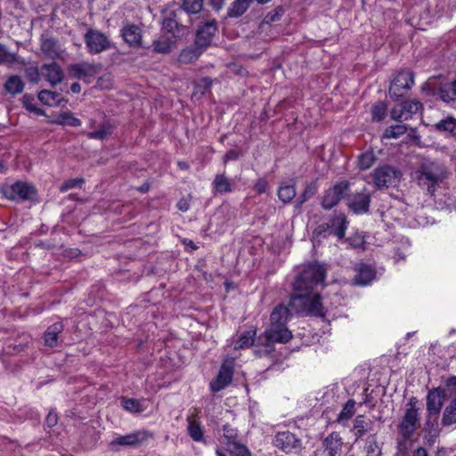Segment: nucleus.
Listing matches in <instances>:
<instances>
[{
  "label": "nucleus",
  "instance_id": "29",
  "mask_svg": "<svg viewBox=\"0 0 456 456\" xmlns=\"http://www.w3.org/2000/svg\"><path fill=\"white\" fill-rule=\"evenodd\" d=\"M439 97L444 102L456 100V79L450 83L443 84L439 88Z\"/></svg>",
  "mask_w": 456,
  "mask_h": 456
},
{
  "label": "nucleus",
  "instance_id": "1",
  "mask_svg": "<svg viewBox=\"0 0 456 456\" xmlns=\"http://www.w3.org/2000/svg\"><path fill=\"white\" fill-rule=\"evenodd\" d=\"M327 270L319 263H309L297 276L293 289L297 295L291 297L289 306L297 314L323 316L324 307L320 294L314 289L324 283Z\"/></svg>",
  "mask_w": 456,
  "mask_h": 456
},
{
  "label": "nucleus",
  "instance_id": "8",
  "mask_svg": "<svg viewBox=\"0 0 456 456\" xmlns=\"http://www.w3.org/2000/svg\"><path fill=\"white\" fill-rule=\"evenodd\" d=\"M422 110V103L418 101H406L395 105L390 111L391 118L395 121L409 120Z\"/></svg>",
  "mask_w": 456,
  "mask_h": 456
},
{
  "label": "nucleus",
  "instance_id": "26",
  "mask_svg": "<svg viewBox=\"0 0 456 456\" xmlns=\"http://www.w3.org/2000/svg\"><path fill=\"white\" fill-rule=\"evenodd\" d=\"M52 123L73 127L80 126L82 124L81 120L74 117L70 111L61 112L52 120Z\"/></svg>",
  "mask_w": 456,
  "mask_h": 456
},
{
  "label": "nucleus",
  "instance_id": "62",
  "mask_svg": "<svg viewBox=\"0 0 456 456\" xmlns=\"http://www.w3.org/2000/svg\"><path fill=\"white\" fill-rule=\"evenodd\" d=\"M209 3L215 10L219 11L224 6V0H209Z\"/></svg>",
  "mask_w": 456,
  "mask_h": 456
},
{
  "label": "nucleus",
  "instance_id": "28",
  "mask_svg": "<svg viewBox=\"0 0 456 456\" xmlns=\"http://www.w3.org/2000/svg\"><path fill=\"white\" fill-rule=\"evenodd\" d=\"M174 36L171 34H165L160 36L158 39L153 42V50L156 53H166L171 49L174 43Z\"/></svg>",
  "mask_w": 456,
  "mask_h": 456
},
{
  "label": "nucleus",
  "instance_id": "38",
  "mask_svg": "<svg viewBox=\"0 0 456 456\" xmlns=\"http://www.w3.org/2000/svg\"><path fill=\"white\" fill-rule=\"evenodd\" d=\"M407 129L408 127L405 125L391 126L384 131L382 137L384 139H397L404 134Z\"/></svg>",
  "mask_w": 456,
  "mask_h": 456
},
{
  "label": "nucleus",
  "instance_id": "18",
  "mask_svg": "<svg viewBox=\"0 0 456 456\" xmlns=\"http://www.w3.org/2000/svg\"><path fill=\"white\" fill-rule=\"evenodd\" d=\"M325 452L328 456H341V449L343 445L342 438L338 433L330 434L324 440Z\"/></svg>",
  "mask_w": 456,
  "mask_h": 456
},
{
  "label": "nucleus",
  "instance_id": "31",
  "mask_svg": "<svg viewBox=\"0 0 456 456\" xmlns=\"http://www.w3.org/2000/svg\"><path fill=\"white\" fill-rule=\"evenodd\" d=\"M435 127L439 132H444L452 136H456V118L448 117L435 124Z\"/></svg>",
  "mask_w": 456,
  "mask_h": 456
},
{
  "label": "nucleus",
  "instance_id": "58",
  "mask_svg": "<svg viewBox=\"0 0 456 456\" xmlns=\"http://www.w3.org/2000/svg\"><path fill=\"white\" fill-rule=\"evenodd\" d=\"M445 385L452 393H456V376L450 377Z\"/></svg>",
  "mask_w": 456,
  "mask_h": 456
},
{
  "label": "nucleus",
  "instance_id": "35",
  "mask_svg": "<svg viewBox=\"0 0 456 456\" xmlns=\"http://www.w3.org/2000/svg\"><path fill=\"white\" fill-rule=\"evenodd\" d=\"M4 87L9 94H17L22 92L24 84L20 77L12 76L6 81Z\"/></svg>",
  "mask_w": 456,
  "mask_h": 456
},
{
  "label": "nucleus",
  "instance_id": "44",
  "mask_svg": "<svg viewBox=\"0 0 456 456\" xmlns=\"http://www.w3.org/2000/svg\"><path fill=\"white\" fill-rule=\"evenodd\" d=\"M200 55V52H199L198 49L187 48L180 53L179 61L185 64L191 63L198 60Z\"/></svg>",
  "mask_w": 456,
  "mask_h": 456
},
{
  "label": "nucleus",
  "instance_id": "34",
  "mask_svg": "<svg viewBox=\"0 0 456 456\" xmlns=\"http://www.w3.org/2000/svg\"><path fill=\"white\" fill-rule=\"evenodd\" d=\"M331 227L334 234L341 239L345 236L346 229V219L344 215L337 216L331 221Z\"/></svg>",
  "mask_w": 456,
  "mask_h": 456
},
{
  "label": "nucleus",
  "instance_id": "49",
  "mask_svg": "<svg viewBox=\"0 0 456 456\" xmlns=\"http://www.w3.org/2000/svg\"><path fill=\"white\" fill-rule=\"evenodd\" d=\"M211 86H212V79L209 77H203L195 86V92L204 94L205 92L211 87Z\"/></svg>",
  "mask_w": 456,
  "mask_h": 456
},
{
  "label": "nucleus",
  "instance_id": "6",
  "mask_svg": "<svg viewBox=\"0 0 456 456\" xmlns=\"http://www.w3.org/2000/svg\"><path fill=\"white\" fill-rule=\"evenodd\" d=\"M152 437L147 430H137L124 436H117L110 444L112 449L118 450L119 446H140Z\"/></svg>",
  "mask_w": 456,
  "mask_h": 456
},
{
  "label": "nucleus",
  "instance_id": "33",
  "mask_svg": "<svg viewBox=\"0 0 456 456\" xmlns=\"http://www.w3.org/2000/svg\"><path fill=\"white\" fill-rule=\"evenodd\" d=\"M256 330H249L243 332L236 344L234 345L235 349H244L249 347L254 343V338L256 337Z\"/></svg>",
  "mask_w": 456,
  "mask_h": 456
},
{
  "label": "nucleus",
  "instance_id": "51",
  "mask_svg": "<svg viewBox=\"0 0 456 456\" xmlns=\"http://www.w3.org/2000/svg\"><path fill=\"white\" fill-rule=\"evenodd\" d=\"M84 183L82 178L70 179L61 186V191H65L75 187H80Z\"/></svg>",
  "mask_w": 456,
  "mask_h": 456
},
{
  "label": "nucleus",
  "instance_id": "30",
  "mask_svg": "<svg viewBox=\"0 0 456 456\" xmlns=\"http://www.w3.org/2000/svg\"><path fill=\"white\" fill-rule=\"evenodd\" d=\"M41 50L49 58H56L61 54V48L53 38H45L41 43Z\"/></svg>",
  "mask_w": 456,
  "mask_h": 456
},
{
  "label": "nucleus",
  "instance_id": "41",
  "mask_svg": "<svg viewBox=\"0 0 456 456\" xmlns=\"http://www.w3.org/2000/svg\"><path fill=\"white\" fill-rule=\"evenodd\" d=\"M296 196V188L294 185L284 184L278 190L279 199L285 203L290 202Z\"/></svg>",
  "mask_w": 456,
  "mask_h": 456
},
{
  "label": "nucleus",
  "instance_id": "42",
  "mask_svg": "<svg viewBox=\"0 0 456 456\" xmlns=\"http://www.w3.org/2000/svg\"><path fill=\"white\" fill-rule=\"evenodd\" d=\"M227 451H229L234 456H251L248 449L238 443L237 441H232L231 443H225Z\"/></svg>",
  "mask_w": 456,
  "mask_h": 456
},
{
  "label": "nucleus",
  "instance_id": "43",
  "mask_svg": "<svg viewBox=\"0 0 456 456\" xmlns=\"http://www.w3.org/2000/svg\"><path fill=\"white\" fill-rule=\"evenodd\" d=\"M387 113V106L384 102H378L371 108V118L373 121H382Z\"/></svg>",
  "mask_w": 456,
  "mask_h": 456
},
{
  "label": "nucleus",
  "instance_id": "13",
  "mask_svg": "<svg viewBox=\"0 0 456 456\" xmlns=\"http://www.w3.org/2000/svg\"><path fill=\"white\" fill-rule=\"evenodd\" d=\"M370 195L364 189L362 192L354 193L348 198L349 208L356 214L366 213L369 210Z\"/></svg>",
  "mask_w": 456,
  "mask_h": 456
},
{
  "label": "nucleus",
  "instance_id": "47",
  "mask_svg": "<svg viewBox=\"0 0 456 456\" xmlns=\"http://www.w3.org/2000/svg\"><path fill=\"white\" fill-rule=\"evenodd\" d=\"M203 0H183V8L188 13H198L202 9Z\"/></svg>",
  "mask_w": 456,
  "mask_h": 456
},
{
  "label": "nucleus",
  "instance_id": "25",
  "mask_svg": "<svg viewBox=\"0 0 456 456\" xmlns=\"http://www.w3.org/2000/svg\"><path fill=\"white\" fill-rule=\"evenodd\" d=\"M212 185L216 193L224 194L232 191V185L224 174L216 175Z\"/></svg>",
  "mask_w": 456,
  "mask_h": 456
},
{
  "label": "nucleus",
  "instance_id": "59",
  "mask_svg": "<svg viewBox=\"0 0 456 456\" xmlns=\"http://www.w3.org/2000/svg\"><path fill=\"white\" fill-rule=\"evenodd\" d=\"M177 208L179 210L183 211V212H185L189 209L190 208V202L187 199H181L178 202H177Z\"/></svg>",
  "mask_w": 456,
  "mask_h": 456
},
{
  "label": "nucleus",
  "instance_id": "57",
  "mask_svg": "<svg viewBox=\"0 0 456 456\" xmlns=\"http://www.w3.org/2000/svg\"><path fill=\"white\" fill-rule=\"evenodd\" d=\"M240 152L237 150H230L224 156V161L227 163L230 160H235L239 158Z\"/></svg>",
  "mask_w": 456,
  "mask_h": 456
},
{
  "label": "nucleus",
  "instance_id": "48",
  "mask_svg": "<svg viewBox=\"0 0 456 456\" xmlns=\"http://www.w3.org/2000/svg\"><path fill=\"white\" fill-rule=\"evenodd\" d=\"M89 67L83 64H76L71 67V71L74 77L82 79L88 74Z\"/></svg>",
  "mask_w": 456,
  "mask_h": 456
},
{
  "label": "nucleus",
  "instance_id": "22",
  "mask_svg": "<svg viewBox=\"0 0 456 456\" xmlns=\"http://www.w3.org/2000/svg\"><path fill=\"white\" fill-rule=\"evenodd\" d=\"M357 274L354 278V282L358 285H367L369 284L375 277L374 269L367 265H360L357 267Z\"/></svg>",
  "mask_w": 456,
  "mask_h": 456
},
{
  "label": "nucleus",
  "instance_id": "54",
  "mask_svg": "<svg viewBox=\"0 0 456 456\" xmlns=\"http://www.w3.org/2000/svg\"><path fill=\"white\" fill-rule=\"evenodd\" d=\"M349 244L351 247L354 248H360L362 247L364 240L363 238L360 235H356L354 237H351L348 239Z\"/></svg>",
  "mask_w": 456,
  "mask_h": 456
},
{
  "label": "nucleus",
  "instance_id": "45",
  "mask_svg": "<svg viewBox=\"0 0 456 456\" xmlns=\"http://www.w3.org/2000/svg\"><path fill=\"white\" fill-rule=\"evenodd\" d=\"M111 129L112 127L110 125L103 124L98 130L87 133L86 136L89 139L104 140L111 134Z\"/></svg>",
  "mask_w": 456,
  "mask_h": 456
},
{
  "label": "nucleus",
  "instance_id": "37",
  "mask_svg": "<svg viewBox=\"0 0 456 456\" xmlns=\"http://www.w3.org/2000/svg\"><path fill=\"white\" fill-rule=\"evenodd\" d=\"M0 62L4 64L23 63L15 53L10 52L7 47L0 44Z\"/></svg>",
  "mask_w": 456,
  "mask_h": 456
},
{
  "label": "nucleus",
  "instance_id": "19",
  "mask_svg": "<svg viewBox=\"0 0 456 456\" xmlns=\"http://www.w3.org/2000/svg\"><path fill=\"white\" fill-rule=\"evenodd\" d=\"M12 197L19 198L20 200L31 199L36 191L32 185L23 183L17 182L10 187Z\"/></svg>",
  "mask_w": 456,
  "mask_h": 456
},
{
  "label": "nucleus",
  "instance_id": "61",
  "mask_svg": "<svg viewBox=\"0 0 456 456\" xmlns=\"http://www.w3.org/2000/svg\"><path fill=\"white\" fill-rule=\"evenodd\" d=\"M27 72H28V76L29 77V78L33 81H37V77L39 75L38 73V70L37 68H29L27 69Z\"/></svg>",
  "mask_w": 456,
  "mask_h": 456
},
{
  "label": "nucleus",
  "instance_id": "12",
  "mask_svg": "<svg viewBox=\"0 0 456 456\" xmlns=\"http://www.w3.org/2000/svg\"><path fill=\"white\" fill-rule=\"evenodd\" d=\"M347 187L348 183L346 182H340L327 190L322 199V208L325 209H330L336 206L343 198Z\"/></svg>",
  "mask_w": 456,
  "mask_h": 456
},
{
  "label": "nucleus",
  "instance_id": "32",
  "mask_svg": "<svg viewBox=\"0 0 456 456\" xmlns=\"http://www.w3.org/2000/svg\"><path fill=\"white\" fill-rule=\"evenodd\" d=\"M356 403L353 399H349L344 405L342 411L338 414V422L345 424L347 422L355 413L356 408H355Z\"/></svg>",
  "mask_w": 456,
  "mask_h": 456
},
{
  "label": "nucleus",
  "instance_id": "27",
  "mask_svg": "<svg viewBox=\"0 0 456 456\" xmlns=\"http://www.w3.org/2000/svg\"><path fill=\"white\" fill-rule=\"evenodd\" d=\"M441 423L444 427L456 425V398H453L445 406Z\"/></svg>",
  "mask_w": 456,
  "mask_h": 456
},
{
  "label": "nucleus",
  "instance_id": "7",
  "mask_svg": "<svg viewBox=\"0 0 456 456\" xmlns=\"http://www.w3.org/2000/svg\"><path fill=\"white\" fill-rule=\"evenodd\" d=\"M413 84L414 78L412 72L409 70L400 71L391 82L389 87L390 96L395 100L403 97Z\"/></svg>",
  "mask_w": 456,
  "mask_h": 456
},
{
  "label": "nucleus",
  "instance_id": "36",
  "mask_svg": "<svg viewBox=\"0 0 456 456\" xmlns=\"http://www.w3.org/2000/svg\"><path fill=\"white\" fill-rule=\"evenodd\" d=\"M187 430L193 441L200 442L203 439V428L199 421L189 419Z\"/></svg>",
  "mask_w": 456,
  "mask_h": 456
},
{
  "label": "nucleus",
  "instance_id": "63",
  "mask_svg": "<svg viewBox=\"0 0 456 456\" xmlns=\"http://www.w3.org/2000/svg\"><path fill=\"white\" fill-rule=\"evenodd\" d=\"M413 456H428L427 450L419 447L414 451Z\"/></svg>",
  "mask_w": 456,
  "mask_h": 456
},
{
  "label": "nucleus",
  "instance_id": "53",
  "mask_svg": "<svg viewBox=\"0 0 456 456\" xmlns=\"http://www.w3.org/2000/svg\"><path fill=\"white\" fill-rule=\"evenodd\" d=\"M372 440H374L373 436ZM367 456H380V450L375 441L370 442L367 446Z\"/></svg>",
  "mask_w": 456,
  "mask_h": 456
},
{
  "label": "nucleus",
  "instance_id": "55",
  "mask_svg": "<svg viewBox=\"0 0 456 456\" xmlns=\"http://www.w3.org/2000/svg\"><path fill=\"white\" fill-rule=\"evenodd\" d=\"M266 188H267V182L265 179L258 180L254 185L255 191L259 194L265 193L266 191Z\"/></svg>",
  "mask_w": 456,
  "mask_h": 456
},
{
  "label": "nucleus",
  "instance_id": "50",
  "mask_svg": "<svg viewBox=\"0 0 456 456\" xmlns=\"http://www.w3.org/2000/svg\"><path fill=\"white\" fill-rule=\"evenodd\" d=\"M33 102H34L33 97H31V96L28 95V94H25L23 96V104H24L25 108L27 110H28L29 111H33V112L38 114V115H42L43 114V110L36 108L34 103H33Z\"/></svg>",
  "mask_w": 456,
  "mask_h": 456
},
{
  "label": "nucleus",
  "instance_id": "21",
  "mask_svg": "<svg viewBox=\"0 0 456 456\" xmlns=\"http://www.w3.org/2000/svg\"><path fill=\"white\" fill-rule=\"evenodd\" d=\"M121 405L126 411L131 413H142L147 409L145 399L137 400L134 398L122 397Z\"/></svg>",
  "mask_w": 456,
  "mask_h": 456
},
{
  "label": "nucleus",
  "instance_id": "60",
  "mask_svg": "<svg viewBox=\"0 0 456 456\" xmlns=\"http://www.w3.org/2000/svg\"><path fill=\"white\" fill-rule=\"evenodd\" d=\"M176 26V22L172 20H165L163 21V28L167 29L168 31L167 34H170L171 30L174 27Z\"/></svg>",
  "mask_w": 456,
  "mask_h": 456
},
{
  "label": "nucleus",
  "instance_id": "14",
  "mask_svg": "<svg viewBox=\"0 0 456 456\" xmlns=\"http://www.w3.org/2000/svg\"><path fill=\"white\" fill-rule=\"evenodd\" d=\"M444 402V393L440 388H434L427 395V411L429 415H438Z\"/></svg>",
  "mask_w": 456,
  "mask_h": 456
},
{
  "label": "nucleus",
  "instance_id": "4",
  "mask_svg": "<svg viewBox=\"0 0 456 456\" xmlns=\"http://www.w3.org/2000/svg\"><path fill=\"white\" fill-rule=\"evenodd\" d=\"M419 425V400L411 396L405 408L403 416L398 424V432L405 439L413 436Z\"/></svg>",
  "mask_w": 456,
  "mask_h": 456
},
{
  "label": "nucleus",
  "instance_id": "10",
  "mask_svg": "<svg viewBox=\"0 0 456 456\" xmlns=\"http://www.w3.org/2000/svg\"><path fill=\"white\" fill-rule=\"evenodd\" d=\"M233 376V360H225L215 380L210 383V388L213 392H218L227 387Z\"/></svg>",
  "mask_w": 456,
  "mask_h": 456
},
{
  "label": "nucleus",
  "instance_id": "46",
  "mask_svg": "<svg viewBox=\"0 0 456 456\" xmlns=\"http://www.w3.org/2000/svg\"><path fill=\"white\" fill-rule=\"evenodd\" d=\"M317 190L318 187L316 183H308L298 198V204L302 205L303 203L310 200L317 192Z\"/></svg>",
  "mask_w": 456,
  "mask_h": 456
},
{
  "label": "nucleus",
  "instance_id": "24",
  "mask_svg": "<svg viewBox=\"0 0 456 456\" xmlns=\"http://www.w3.org/2000/svg\"><path fill=\"white\" fill-rule=\"evenodd\" d=\"M38 99L43 104L52 107L58 106L64 101L61 94L50 90L40 91L38 94Z\"/></svg>",
  "mask_w": 456,
  "mask_h": 456
},
{
  "label": "nucleus",
  "instance_id": "23",
  "mask_svg": "<svg viewBox=\"0 0 456 456\" xmlns=\"http://www.w3.org/2000/svg\"><path fill=\"white\" fill-rule=\"evenodd\" d=\"M371 425V420L366 419L363 415L356 416L352 428L355 439L358 440L362 437L370 428Z\"/></svg>",
  "mask_w": 456,
  "mask_h": 456
},
{
  "label": "nucleus",
  "instance_id": "5",
  "mask_svg": "<svg viewBox=\"0 0 456 456\" xmlns=\"http://www.w3.org/2000/svg\"><path fill=\"white\" fill-rule=\"evenodd\" d=\"M373 183L379 189L395 185L401 179V172L388 165L377 167L371 174Z\"/></svg>",
  "mask_w": 456,
  "mask_h": 456
},
{
  "label": "nucleus",
  "instance_id": "17",
  "mask_svg": "<svg viewBox=\"0 0 456 456\" xmlns=\"http://www.w3.org/2000/svg\"><path fill=\"white\" fill-rule=\"evenodd\" d=\"M121 35L124 40L131 46H139L142 41V29L139 26L127 24L123 27Z\"/></svg>",
  "mask_w": 456,
  "mask_h": 456
},
{
  "label": "nucleus",
  "instance_id": "11",
  "mask_svg": "<svg viewBox=\"0 0 456 456\" xmlns=\"http://www.w3.org/2000/svg\"><path fill=\"white\" fill-rule=\"evenodd\" d=\"M86 46L91 53H99L109 47L107 37L98 31L89 30L85 37Z\"/></svg>",
  "mask_w": 456,
  "mask_h": 456
},
{
  "label": "nucleus",
  "instance_id": "3",
  "mask_svg": "<svg viewBox=\"0 0 456 456\" xmlns=\"http://www.w3.org/2000/svg\"><path fill=\"white\" fill-rule=\"evenodd\" d=\"M446 176L445 167L434 161L421 163L412 174V179L419 187L430 195H434Z\"/></svg>",
  "mask_w": 456,
  "mask_h": 456
},
{
  "label": "nucleus",
  "instance_id": "39",
  "mask_svg": "<svg viewBox=\"0 0 456 456\" xmlns=\"http://www.w3.org/2000/svg\"><path fill=\"white\" fill-rule=\"evenodd\" d=\"M377 160V157L373 151H367L361 154L358 158V166L361 169H369Z\"/></svg>",
  "mask_w": 456,
  "mask_h": 456
},
{
  "label": "nucleus",
  "instance_id": "15",
  "mask_svg": "<svg viewBox=\"0 0 456 456\" xmlns=\"http://www.w3.org/2000/svg\"><path fill=\"white\" fill-rule=\"evenodd\" d=\"M216 31V24L215 20L205 23L197 31L196 45L200 48L208 46L211 43Z\"/></svg>",
  "mask_w": 456,
  "mask_h": 456
},
{
  "label": "nucleus",
  "instance_id": "40",
  "mask_svg": "<svg viewBox=\"0 0 456 456\" xmlns=\"http://www.w3.org/2000/svg\"><path fill=\"white\" fill-rule=\"evenodd\" d=\"M248 8V2L247 0H235L229 9L228 15L230 17H240Z\"/></svg>",
  "mask_w": 456,
  "mask_h": 456
},
{
  "label": "nucleus",
  "instance_id": "64",
  "mask_svg": "<svg viewBox=\"0 0 456 456\" xmlns=\"http://www.w3.org/2000/svg\"><path fill=\"white\" fill-rule=\"evenodd\" d=\"M70 90L74 94H78L81 91V86L78 83H73L70 86Z\"/></svg>",
  "mask_w": 456,
  "mask_h": 456
},
{
  "label": "nucleus",
  "instance_id": "52",
  "mask_svg": "<svg viewBox=\"0 0 456 456\" xmlns=\"http://www.w3.org/2000/svg\"><path fill=\"white\" fill-rule=\"evenodd\" d=\"M224 436L227 440L226 443L236 441L237 432L236 430L229 428L228 426L224 427Z\"/></svg>",
  "mask_w": 456,
  "mask_h": 456
},
{
  "label": "nucleus",
  "instance_id": "56",
  "mask_svg": "<svg viewBox=\"0 0 456 456\" xmlns=\"http://www.w3.org/2000/svg\"><path fill=\"white\" fill-rule=\"evenodd\" d=\"M46 424L48 427H53L57 424V421H58V417H57V413L51 411L47 417H46Z\"/></svg>",
  "mask_w": 456,
  "mask_h": 456
},
{
  "label": "nucleus",
  "instance_id": "16",
  "mask_svg": "<svg viewBox=\"0 0 456 456\" xmlns=\"http://www.w3.org/2000/svg\"><path fill=\"white\" fill-rule=\"evenodd\" d=\"M40 72H41V75L53 86L60 84L64 77V74H63L61 68L55 62H53L50 64H44L41 67Z\"/></svg>",
  "mask_w": 456,
  "mask_h": 456
},
{
  "label": "nucleus",
  "instance_id": "20",
  "mask_svg": "<svg viewBox=\"0 0 456 456\" xmlns=\"http://www.w3.org/2000/svg\"><path fill=\"white\" fill-rule=\"evenodd\" d=\"M63 330V324L61 322L49 326L45 332V343L49 347H54L58 344L59 334Z\"/></svg>",
  "mask_w": 456,
  "mask_h": 456
},
{
  "label": "nucleus",
  "instance_id": "9",
  "mask_svg": "<svg viewBox=\"0 0 456 456\" xmlns=\"http://www.w3.org/2000/svg\"><path fill=\"white\" fill-rule=\"evenodd\" d=\"M273 445L286 453L297 452L301 448V441L289 431L277 432L274 436Z\"/></svg>",
  "mask_w": 456,
  "mask_h": 456
},
{
  "label": "nucleus",
  "instance_id": "2",
  "mask_svg": "<svg viewBox=\"0 0 456 456\" xmlns=\"http://www.w3.org/2000/svg\"><path fill=\"white\" fill-rule=\"evenodd\" d=\"M289 317V309L284 305L276 306L270 316V326L263 336L258 338L264 348L257 352L259 355L268 354L273 349L274 343H287L292 338V333L286 327Z\"/></svg>",
  "mask_w": 456,
  "mask_h": 456
}]
</instances>
